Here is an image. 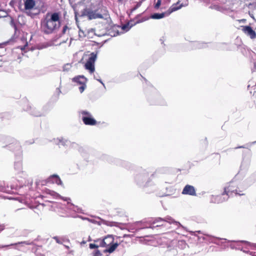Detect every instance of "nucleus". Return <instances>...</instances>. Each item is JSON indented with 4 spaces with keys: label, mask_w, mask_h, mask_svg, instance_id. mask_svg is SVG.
I'll return each instance as SVG.
<instances>
[{
    "label": "nucleus",
    "mask_w": 256,
    "mask_h": 256,
    "mask_svg": "<svg viewBox=\"0 0 256 256\" xmlns=\"http://www.w3.org/2000/svg\"><path fill=\"white\" fill-rule=\"evenodd\" d=\"M60 26V14L58 12L46 13L40 21L41 31L46 34L56 32Z\"/></svg>",
    "instance_id": "nucleus-1"
},
{
    "label": "nucleus",
    "mask_w": 256,
    "mask_h": 256,
    "mask_svg": "<svg viewBox=\"0 0 256 256\" xmlns=\"http://www.w3.org/2000/svg\"><path fill=\"white\" fill-rule=\"evenodd\" d=\"M108 11L106 7L102 6L92 10L89 8H84L82 12V15L86 16L88 20L103 18L104 16H106Z\"/></svg>",
    "instance_id": "nucleus-2"
},
{
    "label": "nucleus",
    "mask_w": 256,
    "mask_h": 256,
    "mask_svg": "<svg viewBox=\"0 0 256 256\" xmlns=\"http://www.w3.org/2000/svg\"><path fill=\"white\" fill-rule=\"evenodd\" d=\"M242 191H240L238 192L236 189L232 190L231 188V186H228L224 188V191L220 194L216 196H212V200H214V202H222L228 200L229 198V194L230 193L234 192L236 194L242 196L244 194L242 193Z\"/></svg>",
    "instance_id": "nucleus-3"
},
{
    "label": "nucleus",
    "mask_w": 256,
    "mask_h": 256,
    "mask_svg": "<svg viewBox=\"0 0 256 256\" xmlns=\"http://www.w3.org/2000/svg\"><path fill=\"white\" fill-rule=\"evenodd\" d=\"M114 237L113 235L108 234L102 240L100 246L105 247L106 248L104 250V252L112 253L118 246V243H114Z\"/></svg>",
    "instance_id": "nucleus-4"
},
{
    "label": "nucleus",
    "mask_w": 256,
    "mask_h": 256,
    "mask_svg": "<svg viewBox=\"0 0 256 256\" xmlns=\"http://www.w3.org/2000/svg\"><path fill=\"white\" fill-rule=\"evenodd\" d=\"M184 6L182 4H180L179 2H178L176 4H174L169 9L164 12L160 14L158 13H155L152 15V18L153 19H160L163 18H164L166 16H168L170 14H171L172 12H175L180 8H181L182 7H183Z\"/></svg>",
    "instance_id": "nucleus-5"
},
{
    "label": "nucleus",
    "mask_w": 256,
    "mask_h": 256,
    "mask_svg": "<svg viewBox=\"0 0 256 256\" xmlns=\"http://www.w3.org/2000/svg\"><path fill=\"white\" fill-rule=\"evenodd\" d=\"M97 54L92 52L88 58L85 64V68L90 70V72H94V64L96 60Z\"/></svg>",
    "instance_id": "nucleus-6"
},
{
    "label": "nucleus",
    "mask_w": 256,
    "mask_h": 256,
    "mask_svg": "<svg viewBox=\"0 0 256 256\" xmlns=\"http://www.w3.org/2000/svg\"><path fill=\"white\" fill-rule=\"evenodd\" d=\"M72 81L80 85L78 88L80 92V93L83 92L86 86L87 79L83 76H78L74 78Z\"/></svg>",
    "instance_id": "nucleus-7"
},
{
    "label": "nucleus",
    "mask_w": 256,
    "mask_h": 256,
    "mask_svg": "<svg viewBox=\"0 0 256 256\" xmlns=\"http://www.w3.org/2000/svg\"><path fill=\"white\" fill-rule=\"evenodd\" d=\"M240 28L243 32L250 36V38L254 39L256 38V32L252 30L251 26H242Z\"/></svg>",
    "instance_id": "nucleus-8"
},
{
    "label": "nucleus",
    "mask_w": 256,
    "mask_h": 256,
    "mask_svg": "<svg viewBox=\"0 0 256 256\" xmlns=\"http://www.w3.org/2000/svg\"><path fill=\"white\" fill-rule=\"evenodd\" d=\"M182 194L196 196V190L194 187L192 186L186 184L182 191Z\"/></svg>",
    "instance_id": "nucleus-9"
},
{
    "label": "nucleus",
    "mask_w": 256,
    "mask_h": 256,
    "mask_svg": "<svg viewBox=\"0 0 256 256\" xmlns=\"http://www.w3.org/2000/svg\"><path fill=\"white\" fill-rule=\"evenodd\" d=\"M82 120L83 122L86 125L89 126H95L97 124V122L95 119H94L92 116H82Z\"/></svg>",
    "instance_id": "nucleus-10"
},
{
    "label": "nucleus",
    "mask_w": 256,
    "mask_h": 256,
    "mask_svg": "<svg viewBox=\"0 0 256 256\" xmlns=\"http://www.w3.org/2000/svg\"><path fill=\"white\" fill-rule=\"evenodd\" d=\"M168 222L169 224H172L176 222L174 219H172L170 216H166L165 218H158L155 219V222H154V224H156L157 222Z\"/></svg>",
    "instance_id": "nucleus-11"
},
{
    "label": "nucleus",
    "mask_w": 256,
    "mask_h": 256,
    "mask_svg": "<svg viewBox=\"0 0 256 256\" xmlns=\"http://www.w3.org/2000/svg\"><path fill=\"white\" fill-rule=\"evenodd\" d=\"M36 5V2L34 0H25L24 8L26 10H32Z\"/></svg>",
    "instance_id": "nucleus-12"
},
{
    "label": "nucleus",
    "mask_w": 256,
    "mask_h": 256,
    "mask_svg": "<svg viewBox=\"0 0 256 256\" xmlns=\"http://www.w3.org/2000/svg\"><path fill=\"white\" fill-rule=\"evenodd\" d=\"M30 114L34 116H43L44 112L42 109H38L36 108H32Z\"/></svg>",
    "instance_id": "nucleus-13"
},
{
    "label": "nucleus",
    "mask_w": 256,
    "mask_h": 256,
    "mask_svg": "<svg viewBox=\"0 0 256 256\" xmlns=\"http://www.w3.org/2000/svg\"><path fill=\"white\" fill-rule=\"evenodd\" d=\"M154 222H155V219L152 222V223H151L150 228H157V227L166 226L165 224V222H157L156 224H154Z\"/></svg>",
    "instance_id": "nucleus-14"
},
{
    "label": "nucleus",
    "mask_w": 256,
    "mask_h": 256,
    "mask_svg": "<svg viewBox=\"0 0 256 256\" xmlns=\"http://www.w3.org/2000/svg\"><path fill=\"white\" fill-rule=\"evenodd\" d=\"M52 178H56V183L58 184H62V182L60 180V177L57 176V175H56V174H54L52 176Z\"/></svg>",
    "instance_id": "nucleus-15"
},
{
    "label": "nucleus",
    "mask_w": 256,
    "mask_h": 256,
    "mask_svg": "<svg viewBox=\"0 0 256 256\" xmlns=\"http://www.w3.org/2000/svg\"><path fill=\"white\" fill-rule=\"evenodd\" d=\"M54 140L56 144L58 146H64L65 144V142L63 139H56Z\"/></svg>",
    "instance_id": "nucleus-16"
},
{
    "label": "nucleus",
    "mask_w": 256,
    "mask_h": 256,
    "mask_svg": "<svg viewBox=\"0 0 256 256\" xmlns=\"http://www.w3.org/2000/svg\"><path fill=\"white\" fill-rule=\"evenodd\" d=\"M44 192L46 193L49 194L51 196H54L56 194V192H55L50 190L48 188H46L44 190Z\"/></svg>",
    "instance_id": "nucleus-17"
},
{
    "label": "nucleus",
    "mask_w": 256,
    "mask_h": 256,
    "mask_svg": "<svg viewBox=\"0 0 256 256\" xmlns=\"http://www.w3.org/2000/svg\"><path fill=\"white\" fill-rule=\"evenodd\" d=\"M162 4V0H158L157 2L156 3V4L154 6V8L156 10H158Z\"/></svg>",
    "instance_id": "nucleus-18"
},
{
    "label": "nucleus",
    "mask_w": 256,
    "mask_h": 256,
    "mask_svg": "<svg viewBox=\"0 0 256 256\" xmlns=\"http://www.w3.org/2000/svg\"><path fill=\"white\" fill-rule=\"evenodd\" d=\"M80 114L83 116H91L92 114L89 112H88L86 111V110H82L80 112Z\"/></svg>",
    "instance_id": "nucleus-19"
},
{
    "label": "nucleus",
    "mask_w": 256,
    "mask_h": 256,
    "mask_svg": "<svg viewBox=\"0 0 256 256\" xmlns=\"http://www.w3.org/2000/svg\"><path fill=\"white\" fill-rule=\"evenodd\" d=\"M102 254L99 250H96L94 252L93 256H101Z\"/></svg>",
    "instance_id": "nucleus-20"
},
{
    "label": "nucleus",
    "mask_w": 256,
    "mask_h": 256,
    "mask_svg": "<svg viewBox=\"0 0 256 256\" xmlns=\"http://www.w3.org/2000/svg\"><path fill=\"white\" fill-rule=\"evenodd\" d=\"M89 247L91 249H94L98 248V246L94 244H90L89 245Z\"/></svg>",
    "instance_id": "nucleus-21"
},
{
    "label": "nucleus",
    "mask_w": 256,
    "mask_h": 256,
    "mask_svg": "<svg viewBox=\"0 0 256 256\" xmlns=\"http://www.w3.org/2000/svg\"><path fill=\"white\" fill-rule=\"evenodd\" d=\"M68 29V28L67 26H64V27H63V28H62V34H66V31Z\"/></svg>",
    "instance_id": "nucleus-22"
},
{
    "label": "nucleus",
    "mask_w": 256,
    "mask_h": 256,
    "mask_svg": "<svg viewBox=\"0 0 256 256\" xmlns=\"http://www.w3.org/2000/svg\"><path fill=\"white\" fill-rule=\"evenodd\" d=\"M238 21L240 23V22L246 23V19L243 18V19H241V20H238Z\"/></svg>",
    "instance_id": "nucleus-23"
},
{
    "label": "nucleus",
    "mask_w": 256,
    "mask_h": 256,
    "mask_svg": "<svg viewBox=\"0 0 256 256\" xmlns=\"http://www.w3.org/2000/svg\"><path fill=\"white\" fill-rule=\"evenodd\" d=\"M30 244L28 242H19L15 244H11L10 246L15 245V244Z\"/></svg>",
    "instance_id": "nucleus-24"
},
{
    "label": "nucleus",
    "mask_w": 256,
    "mask_h": 256,
    "mask_svg": "<svg viewBox=\"0 0 256 256\" xmlns=\"http://www.w3.org/2000/svg\"><path fill=\"white\" fill-rule=\"evenodd\" d=\"M14 166H15L20 167V168H21V167H22V165H21V164H20V163H18H18L15 164Z\"/></svg>",
    "instance_id": "nucleus-25"
},
{
    "label": "nucleus",
    "mask_w": 256,
    "mask_h": 256,
    "mask_svg": "<svg viewBox=\"0 0 256 256\" xmlns=\"http://www.w3.org/2000/svg\"><path fill=\"white\" fill-rule=\"evenodd\" d=\"M4 225H0V232H2V230H4Z\"/></svg>",
    "instance_id": "nucleus-26"
},
{
    "label": "nucleus",
    "mask_w": 256,
    "mask_h": 256,
    "mask_svg": "<svg viewBox=\"0 0 256 256\" xmlns=\"http://www.w3.org/2000/svg\"><path fill=\"white\" fill-rule=\"evenodd\" d=\"M62 200H64V201H67L68 200H70V198H63Z\"/></svg>",
    "instance_id": "nucleus-27"
},
{
    "label": "nucleus",
    "mask_w": 256,
    "mask_h": 256,
    "mask_svg": "<svg viewBox=\"0 0 256 256\" xmlns=\"http://www.w3.org/2000/svg\"><path fill=\"white\" fill-rule=\"evenodd\" d=\"M128 236H129V235L124 234L122 238H126V237H128Z\"/></svg>",
    "instance_id": "nucleus-28"
},
{
    "label": "nucleus",
    "mask_w": 256,
    "mask_h": 256,
    "mask_svg": "<svg viewBox=\"0 0 256 256\" xmlns=\"http://www.w3.org/2000/svg\"><path fill=\"white\" fill-rule=\"evenodd\" d=\"M54 239L56 240V242H58V238H57L55 237V238H54Z\"/></svg>",
    "instance_id": "nucleus-29"
},
{
    "label": "nucleus",
    "mask_w": 256,
    "mask_h": 256,
    "mask_svg": "<svg viewBox=\"0 0 256 256\" xmlns=\"http://www.w3.org/2000/svg\"><path fill=\"white\" fill-rule=\"evenodd\" d=\"M244 148V147L243 146H240L238 147V148Z\"/></svg>",
    "instance_id": "nucleus-30"
},
{
    "label": "nucleus",
    "mask_w": 256,
    "mask_h": 256,
    "mask_svg": "<svg viewBox=\"0 0 256 256\" xmlns=\"http://www.w3.org/2000/svg\"><path fill=\"white\" fill-rule=\"evenodd\" d=\"M126 26H123V28L124 29V28L126 27Z\"/></svg>",
    "instance_id": "nucleus-31"
},
{
    "label": "nucleus",
    "mask_w": 256,
    "mask_h": 256,
    "mask_svg": "<svg viewBox=\"0 0 256 256\" xmlns=\"http://www.w3.org/2000/svg\"><path fill=\"white\" fill-rule=\"evenodd\" d=\"M118 2H122V0H118Z\"/></svg>",
    "instance_id": "nucleus-32"
},
{
    "label": "nucleus",
    "mask_w": 256,
    "mask_h": 256,
    "mask_svg": "<svg viewBox=\"0 0 256 256\" xmlns=\"http://www.w3.org/2000/svg\"><path fill=\"white\" fill-rule=\"evenodd\" d=\"M0 17H1V16H0Z\"/></svg>",
    "instance_id": "nucleus-33"
}]
</instances>
